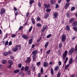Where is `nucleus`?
<instances>
[{
  "instance_id": "nucleus-1",
  "label": "nucleus",
  "mask_w": 77,
  "mask_h": 77,
  "mask_svg": "<svg viewBox=\"0 0 77 77\" xmlns=\"http://www.w3.org/2000/svg\"><path fill=\"white\" fill-rule=\"evenodd\" d=\"M66 35L65 34H63L61 37V41H62V42L65 41H66Z\"/></svg>"
},
{
  "instance_id": "nucleus-2",
  "label": "nucleus",
  "mask_w": 77,
  "mask_h": 77,
  "mask_svg": "<svg viewBox=\"0 0 77 77\" xmlns=\"http://www.w3.org/2000/svg\"><path fill=\"white\" fill-rule=\"evenodd\" d=\"M47 28H48V26H47V25H44L42 27V29L41 30L42 32L44 33V32H45V30L46 29H47Z\"/></svg>"
},
{
  "instance_id": "nucleus-3",
  "label": "nucleus",
  "mask_w": 77,
  "mask_h": 77,
  "mask_svg": "<svg viewBox=\"0 0 77 77\" xmlns=\"http://www.w3.org/2000/svg\"><path fill=\"white\" fill-rule=\"evenodd\" d=\"M67 54H68V51H65L63 55V58L64 60L65 59V58L66 57Z\"/></svg>"
},
{
  "instance_id": "nucleus-4",
  "label": "nucleus",
  "mask_w": 77,
  "mask_h": 77,
  "mask_svg": "<svg viewBox=\"0 0 77 77\" xmlns=\"http://www.w3.org/2000/svg\"><path fill=\"white\" fill-rule=\"evenodd\" d=\"M8 63L10 65L8 66V68H11V65H12L13 64V62H12V61L9 60L8 61Z\"/></svg>"
},
{
  "instance_id": "nucleus-5",
  "label": "nucleus",
  "mask_w": 77,
  "mask_h": 77,
  "mask_svg": "<svg viewBox=\"0 0 77 77\" xmlns=\"http://www.w3.org/2000/svg\"><path fill=\"white\" fill-rule=\"evenodd\" d=\"M8 63L10 65L8 66V68H11V65H12L13 64V62H12V61L9 60L8 61Z\"/></svg>"
},
{
  "instance_id": "nucleus-6",
  "label": "nucleus",
  "mask_w": 77,
  "mask_h": 77,
  "mask_svg": "<svg viewBox=\"0 0 77 77\" xmlns=\"http://www.w3.org/2000/svg\"><path fill=\"white\" fill-rule=\"evenodd\" d=\"M31 62V58L30 57H29L27 58V60H26L25 62L26 63H30V62Z\"/></svg>"
},
{
  "instance_id": "nucleus-7",
  "label": "nucleus",
  "mask_w": 77,
  "mask_h": 77,
  "mask_svg": "<svg viewBox=\"0 0 77 77\" xmlns=\"http://www.w3.org/2000/svg\"><path fill=\"white\" fill-rule=\"evenodd\" d=\"M74 51V48H72L69 51V55H71L72 53H73V51Z\"/></svg>"
},
{
  "instance_id": "nucleus-8",
  "label": "nucleus",
  "mask_w": 77,
  "mask_h": 77,
  "mask_svg": "<svg viewBox=\"0 0 77 77\" xmlns=\"http://www.w3.org/2000/svg\"><path fill=\"white\" fill-rule=\"evenodd\" d=\"M22 37L23 38V39H26V40L27 39H29V37L26 35H23Z\"/></svg>"
},
{
  "instance_id": "nucleus-9",
  "label": "nucleus",
  "mask_w": 77,
  "mask_h": 77,
  "mask_svg": "<svg viewBox=\"0 0 77 77\" xmlns=\"http://www.w3.org/2000/svg\"><path fill=\"white\" fill-rule=\"evenodd\" d=\"M18 50V48H13L12 49V51L14 52H15V51H17Z\"/></svg>"
},
{
  "instance_id": "nucleus-10",
  "label": "nucleus",
  "mask_w": 77,
  "mask_h": 77,
  "mask_svg": "<svg viewBox=\"0 0 77 77\" xmlns=\"http://www.w3.org/2000/svg\"><path fill=\"white\" fill-rule=\"evenodd\" d=\"M5 12V9L2 8L1 10V14H4Z\"/></svg>"
},
{
  "instance_id": "nucleus-11",
  "label": "nucleus",
  "mask_w": 77,
  "mask_h": 77,
  "mask_svg": "<svg viewBox=\"0 0 77 77\" xmlns=\"http://www.w3.org/2000/svg\"><path fill=\"white\" fill-rule=\"evenodd\" d=\"M74 21V18H71L69 21V23H73V21Z\"/></svg>"
},
{
  "instance_id": "nucleus-12",
  "label": "nucleus",
  "mask_w": 77,
  "mask_h": 77,
  "mask_svg": "<svg viewBox=\"0 0 77 77\" xmlns=\"http://www.w3.org/2000/svg\"><path fill=\"white\" fill-rule=\"evenodd\" d=\"M36 26L38 27H42V24L39 23H37Z\"/></svg>"
},
{
  "instance_id": "nucleus-13",
  "label": "nucleus",
  "mask_w": 77,
  "mask_h": 77,
  "mask_svg": "<svg viewBox=\"0 0 77 77\" xmlns=\"http://www.w3.org/2000/svg\"><path fill=\"white\" fill-rule=\"evenodd\" d=\"M32 41H33V39H30L29 41L28 44L29 45L32 44Z\"/></svg>"
},
{
  "instance_id": "nucleus-14",
  "label": "nucleus",
  "mask_w": 77,
  "mask_h": 77,
  "mask_svg": "<svg viewBox=\"0 0 77 77\" xmlns=\"http://www.w3.org/2000/svg\"><path fill=\"white\" fill-rule=\"evenodd\" d=\"M44 6L45 7V8H48L50 7V4H48V5H47L46 4H44Z\"/></svg>"
},
{
  "instance_id": "nucleus-15",
  "label": "nucleus",
  "mask_w": 77,
  "mask_h": 77,
  "mask_svg": "<svg viewBox=\"0 0 77 77\" xmlns=\"http://www.w3.org/2000/svg\"><path fill=\"white\" fill-rule=\"evenodd\" d=\"M73 26H77V22L76 21H74L72 23Z\"/></svg>"
},
{
  "instance_id": "nucleus-16",
  "label": "nucleus",
  "mask_w": 77,
  "mask_h": 77,
  "mask_svg": "<svg viewBox=\"0 0 77 77\" xmlns=\"http://www.w3.org/2000/svg\"><path fill=\"white\" fill-rule=\"evenodd\" d=\"M9 51H8V52H5L3 53V55H4V56H8V55L9 54Z\"/></svg>"
},
{
  "instance_id": "nucleus-17",
  "label": "nucleus",
  "mask_w": 77,
  "mask_h": 77,
  "mask_svg": "<svg viewBox=\"0 0 77 77\" xmlns=\"http://www.w3.org/2000/svg\"><path fill=\"white\" fill-rule=\"evenodd\" d=\"M20 71V69H17L14 71V73H15V74H17V73H18V72Z\"/></svg>"
},
{
  "instance_id": "nucleus-18",
  "label": "nucleus",
  "mask_w": 77,
  "mask_h": 77,
  "mask_svg": "<svg viewBox=\"0 0 77 77\" xmlns=\"http://www.w3.org/2000/svg\"><path fill=\"white\" fill-rule=\"evenodd\" d=\"M66 29L67 30H70L69 26L68 25L66 26Z\"/></svg>"
},
{
  "instance_id": "nucleus-19",
  "label": "nucleus",
  "mask_w": 77,
  "mask_h": 77,
  "mask_svg": "<svg viewBox=\"0 0 77 77\" xmlns=\"http://www.w3.org/2000/svg\"><path fill=\"white\" fill-rule=\"evenodd\" d=\"M36 53H37V51L35 50L32 52V54L33 55H35V54H36Z\"/></svg>"
},
{
  "instance_id": "nucleus-20",
  "label": "nucleus",
  "mask_w": 77,
  "mask_h": 77,
  "mask_svg": "<svg viewBox=\"0 0 77 77\" xmlns=\"http://www.w3.org/2000/svg\"><path fill=\"white\" fill-rule=\"evenodd\" d=\"M72 59L71 58L69 60V64L70 65L72 64Z\"/></svg>"
},
{
  "instance_id": "nucleus-21",
  "label": "nucleus",
  "mask_w": 77,
  "mask_h": 77,
  "mask_svg": "<svg viewBox=\"0 0 77 77\" xmlns=\"http://www.w3.org/2000/svg\"><path fill=\"white\" fill-rule=\"evenodd\" d=\"M44 66L45 67H46V66H48V63H47V62H45L44 63Z\"/></svg>"
},
{
  "instance_id": "nucleus-22",
  "label": "nucleus",
  "mask_w": 77,
  "mask_h": 77,
  "mask_svg": "<svg viewBox=\"0 0 77 77\" xmlns=\"http://www.w3.org/2000/svg\"><path fill=\"white\" fill-rule=\"evenodd\" d=\"M51 75H53L54 74V71H53V69L52 68L51 69Z\"/></svg>"
},
{
  "instance_id": "nucleus-23",
  "label": "nucleus",
  "mask_w": 77,
  "mask_h": 77,
  "mask_svg": "<svg viewBox=\"0 0 77 77\" xmlns=\"http://www.w3.org/2000/svg\"><path fill=\"white\" fill-rule=\"evenodd\" d=\"M57 13L56 12L54 14V17L55 18H57Z\"/></svg>"
},
{
  "instance_id": "nucleus-24",
  "label": "nucleus",
  "mask_w": 77,
  "mask_h": 77,
  "mask_svg": "<svg viewBox=\"0 0 77 77\" xmlns=\"http://www.w3.org/2000/svg\"><path fill=\"white\" fill-rule=\"evenodd\" d=\"M32 23L33 24H35V20L33 18H32L31 19Z\"/></svg>"
},
{
  "instance_id": "nucleus-25",
  "label": "nucleus",
  "mask_w": 77,
  "mask_h": 77,
  "mask_svg": "<svg viewBox=\"0 0 77 77\" xmlns=\"http://www.w3.org/2000/svg\"><path fill=\"white\" fill-rule=\"evenodd\" d=\"M7 62V61H6V60H3L2 61V63L3 64H5V63H6Z\"/></svg>"
},
{
  "instance_id": "nucleus-26",
  "label": "nucleus",
  "mask_w": 77,
  "mask_h": 77,
  "mask_svg": "<svg viewBox=\"0 0 77 77\" xmlns=\"http://www.w3.org/2000/svg\"><path fill=\"white\" fill-rule=\"evenodd\" d=\"M49 44V42H47L45 44V48L47 47V46H48V45Z\"/></svg>"
},
{
  "instance_id": "nucleus-27",
  "label": "nucleus",
  "mask_w": 77,
  "mask_h": 77,
  "mask_svg": "<svg viewBox=\"0 0 77 77\" xmlns=\"http://www.w3.org/2000/svg\"><path fill=\"white\" fill-rule=\"evenodd\" d=\"M48 15H49V14L48 13H46L45 15V18H47V17H48Z\"/></svg>"
},
{
  "instance_id": "nucleus-28",
  "label": "nucleus",
  "mask_w": 77,
  "mask_h": 77,
  "mask_svg": "<svg viewBox=\"0 0 77 77\" xmlns=\"http://www.w3.org/2000/svg\"><path fill=\"white\" fill-rule=\"evenodd\" d=\"M59 48H61L62 47V44L61 43H60L59 45Z\"/></svg>"
},
{
  "instance_id": "nucleus-29",
  "label": "nucleus",
  "mask_w": 77,
  "mask_h": 77,
  "mask_svg": "<svg viewBox=\"0 0 77 77\" xmlns=\"http://www.w3.org/2000/svg\"><path fill=\"white\" fill-rule=\"evenodd\" d=\"M27 72L28 73V75L31 74V71H30V70H28Z\"/></svg>"
},
{
  "instance_id": "nucleus-30",
  "label": "nucleus",
  "mask_w": 77,
  "mask_h": 77,
  "mask_svg": "<svg viewBox=\"0 0 77 77\" xmlns=\"http://www.w3.org/2000/svg\"><path fill=\"white\" fill-rule=\"evenodd\" d=\"M60 74H61L60 72H58V74H57V77H60Z\"/></svg>"
},
{
  "instance_id": "nucleus-31",
  "label": "nucleus",
  "mask_w": 77,
  "mask_h": 77,
  "mask_svg": "<svg viewBox=\"0 0 77 77\" xmlns=\"http://www.w3.org/2000/svg\"><path fill=\"white\" fill-rule=\"evenodd\" d=\"M33 3H34V1L32 0L31 1H29V4L30 5H31Z\"/></svg>"
},
{
  "instance_id": "nucleus-32",
  "label": "nucleus",
  "mask_w": 77,
  "mask_h": 77,
  "mask_svg": "<svg viewBox=\"0 0 77 77\" xmlns=\"http://www.w3.org/2000/svg\"><path fill=\"white\" fill-rule=\"evenodd\" d=\"M51 11V9L47 8L46 9V11L47 12H50V11Z\"/></svg>"
},
{
  "instance_id": "nucleus-33",
  "label": "nucleus",
  "mask_w": 77,
  "mask_h": 77,
  "mask_svg": "<svg viewBox=\"0 0 77 77\" xmlns=\"http://www.w3.org/2000/svg\"><path fill=\"white\" fill-rule=\"evenodd\" d=\"M73 29L75 30V32H77V27H73Z\"/></svg>"
},
{
  "instance_id": "nucleus-34",
  "label": "nucleus",
  "mask_w": 77,
  "mask_h": 77,
  "mask_svg": "<svg viewBox=\"0 0 77 77\" xmlns=\"http://www.w3.org/2000/svg\"><path fill=\"white\" fill-rule=\"evenodd\" d=\"M75 7H72L71 8V11H72H72H73V10H75Z\"/></svg>"
},
{
  "instance_id": "nucleus-35",
  "label": "nucleus",
  "mask_w": 77,
  "mask_h": 77,
  "mask_svg": "<svg viewBox=\"0 0 77 77\" xmlns=\"http://www.w3.org/2000/svg\"><path fill=\"white\" fill-rule=\"evenodd\" d=\"M36 20L37 21H40V20H41V18L39 17L38 16Z\"/></svg>"
},
{
  "instance_id": "nucleus-36",
  "label": "nucleus",
  "mask_w": 77,
  "mask_h": 77,
  "mask_svg": "<svg viewBox=\"0 0 77 77\" xmlns=\"http://www.w3.org/2000/svg\"><path fill=\"white\" fill-rule=\"evenodd\" d=\"M40 65H41V62H40L37 63V65L38 66H40Z\"/></svg>"
},
{
  "instance_id": "nucleus-37",
  "label": "nucleus",
  "mask_w": 77,
  "mask_h": 77,
  "mask_svg": "<svg viewBox=\"0 0 77 77\" xmlns=\"http://www.w3.org/2000/svg\"><path fill=\"white\" fill-rule=\"evenodd\" d=\"M68 60V57H66L65 61L64 62V63H66V62H67V60Z\"/></svg>"
},
{
  "instance_id": "nucleus-38",
  "label": "nucleus",
  "mask_w": 77,
  "mask_h": 77,
  "mask_svg": "<svg viewBox=\"0 0 77 77\" xmlns=\"http://www.w3.org/2000/svg\"><path fill=\"white\" fill-rule=\"evenodd\" d=\"M51 34H49L47 36V38H49L51 37Z\"/></svg>"
},
{
  "instance_id": "nucleus-39",
  "label": "nucleus",
  "mask_w": 77,
  "mask_h": 77,
  "mask_svg": "<svg viewBox=\"0 0 77 77\" xmlns=\"http://www.w3.org/2000/svg\"><path fill=\"white\" fill-rule=\"evenodd\" d=\"M33 60H36V55H33Z\"/></svg>"
},
{
  "instance_id": "nucleus-40",
  "label": "nucleus",
  "mask_w": 77,
  "mask_h": 77,
  "mask_svg": "<svg viewBox=\"0 0 77 77\" xmlns=\"http://www.w3.org/2000/svg\"><path fill=\"white\" fill-rule=\"evenodd\" d=\"M8 41L7 40V41L5 43V45H8Z\"/></svg>"
},
{
  "instance_id": "nucleus-41",
  "label": "nucleus",
  "mask_w": 77,
  "mask_h": 77,
  "mask_svg": "<svg viewBox=\"0 0 77 77\" xmlns=\"http://www.w3.org/2000/svg\"><path fill=\"white\" fill-rule=\"evenodd\" d=\"M23 26H20L18 29V30H21V29H23Z\"/></svg>"
},
{
  "instance_id": "nucleus-42",
  "label": "nucleus",
  "mask_w": 77,
  "mask_h": 77,
  "mask_svg": "<svg viewBox=\"0 0 77 77\" xmlns=\"http://www.w3.org/2000/svg\"><path fill=\"white\" fill-rule=\"evenodd\" d=\"M51 51V50H48V51H47L46 52V54H49V53H50V51Z\"/></svg>"
},
{
  "instance_id": "nucleus-43",
  "label": "nucleus",
  "mask_w": 77,
  "mask_h": 77,
  "mask_svg": "<svg viewBox=\"0 0 77 77\" xmlns=\"http://www.w3.org/2000/svg\"><path fill=\"white\" fill-rule=\"evenodd\" d=\"M32 26H31L29 29V32H31V30H32Z\"/></svg>"
},
{
  "instance_id": "nucleus-44",
  "label": "nucleus",
  "mask_w": 77,
  "mask_h": 77,
  "mask_svg": "<svg viewBox=\"0 0 77 77\" xmlns=\"http://www.w3.org/2000/svg\"><path fill=\"white\" fill-rule=\"evenodd\" d=\"M16 34H13L11 35V37L12 38H14L16 36Z\"/></svg>"
},
{
  "instance_id": "nucleus-45",
  "label": "nucleus",
  "mask_w": 77,
  "mask_h": 77,
  "mask_svg": "<svg viewBox=\"0 0 77 77\" xmlns=\"http://www.w3.org/2000/svg\"><path fill=\"white\" fill-rule=\"evenodd\" d=\"M22 65L21 64V63H19L18 65V67H19V68H21V67Z\"/></svg>"
},
{
  "instance_id": "nucleus-46",
  "label": "nucleus",
  "mask_w": 77,
  "mask_h": 77,
  "mask_svg": "<svg viewBox=\"0 0 77 77\" xmlns=\"http://www.w3.org/2000/svg\"><path fill=\"white\" fill-rule=\"evenodd\" d=\"M41 73H39L38 74V77H41Z\"/></svg>"
},
{
  "instance_id": "nucleus-47",
  "label": "nucleus",
  "mask_w": 77,
  "mask_h": 77,
  "mask_svg": "<svg viewBox=\"0 0 77 77\" xmlns=\"http://www.w3.org/2000/svg\"><path fill=\"white\" fill-rule=\"evenodd\" d=\"M24 69H24V68H22L21 69V71H24Z\"/></svg>"
},
{
  "instance_id": "nucleus-48",
  "label": "nucleus",
  "mask_w": 77,
  "mask_h": 77,
  "mask_svg": "<svg viewBox=\"0 0 77 77\" xmlns=\"http://www.w3.org/2000/svg\"><path fill=\"white\" fill-rule=\"evenodd\" d=\"M50 2L52 4H54V2H53V0H51L50 1Z\"/></svg>"
},
{
  "instance_id": "nucleus-49",
  "label": "nucleus",
  "mask_w": 77,
  "mask_h": 77,
  "mask_svg": "<svg viewBox=\"0 0 77 77\" xmlns=\"http://www.w3.org/2000/svg\"><path fill=\"white\" fill-rule=\"evenodd\" d=\"M58 63L59 66H60V65H61L62 63L61 62V61H59Z\"/></svg>"
},
{
  "instance_id": "nucleus-50",
  "label": "nucleus",
  "mask_w": 77,
  "mask_h": 77,
  "mask_svg": "<svg viewBox=\"0 0 77 77\" xmlns=\"http://www.w3.org/2000/svg\"><path fill=\"white\" fill-rule=\"evenodd\" d=\"M8 45H12V42L11 41H10L9 42Z\"/></svg>"
},
{
  "instance_id": "nucleus-51",
  "label": "nucleus",
  "mask_w": 77,
  "mask_h": 77,
  "mask_svg": "<svg viewBox=\"0 0 77 77\" xmlns=\"http://www.w3.org/2000/svg\"><path fill=\"white\" fill-rule=\"evenodd\" d=\"M66 5L68 7V6H69V3H66Z\"/></svg>"
},
{
  "instance_id": "nucleus-52",
  "label": "nucleus",
  "mask_w": 77,
  "mask_h": 77,
  "mask_svg": "<svg viewBox=\"0 0 77 77\" xmlns=\"http://www.w3.org/2000/svg\"><path fill=\"white\" fill-rule=\"evenodd\" d=\"M29 13L28 12L27 13V14L26 15V17H29Z\"/></svg>"
},
{
  "instance_id": "nucleus-53",
  "label": "nucleus",
  "mask_w": 77,
  "mask_h": 77,
  "mask_svg": "<svg viewBox=\"0 0 77 77\" xmlns=\"http://www.w3.org/2000/svg\"><path fill=\"white\" fill-rule=\"evenodd\" d=\"M59 69V68H55L54 69L55 71H57Z\"/></svg>"
},
{
  "instance_id": "nucleus-54",
  "label": "nucleus",
  "mask_w": 77,
  "mask_h": 77,
  "mask_svg": "<svg viewBox=\"0 0 77 77\" xmlns=\"http://www.w3.org/2000/svg\"><path fill=\"white\" fill-rule=\"evenodd\" d=\"M41 72L42 73L43 72V69L42 68H41Z\"/></svg>"
},
{
  "instance_id": "nucleus-55",
  "label": "nucleus",
  "mask_w": 77,
  "mask_h": 77,
  "mask_svg": "<svg viewBox=\"0 0 77 77\" xmlns=\"http://www.w3.org/2000/svg\"><path fill=\"white\" fill-rule=\"evenodd\" d=\"M66 15H67V17H69V13H67L66 14Z\"/></svg>"
},
{
  "instance_id": "nucleus-56",
  "label": "nucleus",
  "mask_w": 77,
  "mask_h": 77,
  "mask_svg": "<svg viewBox=\"0 0 77 77\" xmlns=\"http://www.w3.org/2000/svg\"><path fill=\"white\" fill-rule=\"evenodd\" d=\"M14 10L15 11H17V8H16L14 7Z\"/></svg>"
},
{
  "instance_id": "nucleus-57",
  "label": "nucleus",
  "mask_w": 77,
  "mask_h": 77,
  "mask_svg": "<svg viewBox=\"0 0 77 77\" xmlns=\"http://www.w3.org/2000/svg\"><path fill=\"white\" fill-rule=\"evenodd\" d=\"M28 68H25V71H27L28 70Z\"/></svg>"
},
{
  "instance_id": "nucleus-58",
  "label": "nucleus",
  "mask_w": 77,
  "mask_h": 77,
  "mask_svg": "<svg viewBox=\"0 0 77 77\" xmlns=\"http://www.w3.org/2000/svg\"><path fill=\"white\" fill-rule=\"evenodd\" d=\"M41 3H40V2L38 3V6H39L40 7H41Z\"/></svg>"
},
{
  "instance_id": "nucleus-59",
  "label": "nucleus",
  "mask_w": 77,
  "mask_h": 77,
  "mask_svg": "<svg viewBox=\"0 0 77 77\" xmlns=\"http://www.w3.org/2000/svg\"><path fill=\"white\" fill-rule=\"evenodd\" d=\"M56 8H59V5L57 4L56 5Z\"/></svg>"
},
{
  "instance_id": "nucleus-60",
  "label": "nucleus",
  "mask_w": 77,
  "mask_h": 77,
  "mask_svg": "<svg viewBox=\"0 0 77 77\" xmlns=\"http://www.w3.org/2000/svg\"><path fill=\"white\" fill-rule=\"evenodd\" d=\"M69 66V64H68L66 66V68H68Z\"/></svg>"
},
{
  "instance_id": "nucleus-61",
  "label": "nucleus",
  "mask_w": 77,
  "mask_h": 77,
  "mask_svg": "<svg viewBox=\"0 0 77 77\" xmlns=\"http://www.w3.org/2000/svg\"><path fill=\"white\" fill-rule=\"evenodd\" d=\"M68 8V7L67 6V5H66L65 6V9H67Z\"/></svg>"
},
{
  "instance_id": "nucleus-62",
  "label": "nucleus",
  "mask_w": 77,
  "mask_h": 77,
  "mask_svg": "<svg viewBox=\"0 0 77 77\" xmlns=\"http://www.w3.org/2000/svg\"><path fill=\"white\" fill-rule=\"evenodd\" d=\"M72 40H74V39H75V37H73L72 38Z\"/></svg>"
},
{
  "instance_id": "nucleus-63",
  "label": "nucleus",
  "mask_w": 77,
  "mask_h": 77,
  "mask_svg": "<svg viewBox=\"0 0 77 77\" xmlns=\"http://www.w3.org/2000/svg\"><path fill=\"white\" fill-rule=\"evenodd\" d=\"M70 77H74V74L71 75Z\"/></svg>"
},
{
  "instance_id": "nucleus-64",
  "label": "nucleus",
  "mask_w": 77,
  "mask_h": 77,
  "mask_svg": "<svg viewBox=\"0 0 77 77\" xmlns=\"http://www.w3.org/2000/svg\"><path fill=\"white\" fill-rule=\"evenodd\" d=\"M2 31L1 29H0V34H2Z\"/></svg>"
}]
</instances>
